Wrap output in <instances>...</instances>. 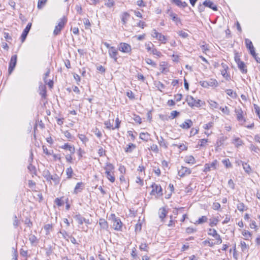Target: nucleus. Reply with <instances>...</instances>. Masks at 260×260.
<instances>
[{
    "instance_id": "obj_15",
    "label": "nucleus",
    "mask_w": 260,
    "mask_h": 260,
    "mask_svg": "<svg viewBox=\"0 0 260 260\" xmlns=\"http://www.w3.org/2000/svg\"><path fill=\"white\" fill-rule=\"evenodd\" d=\"M60 148L64 150H68L71 154H74L75 152L74 146L68 143H65L63 145L60 146Z\"/></svg>"
},
{
    "instance_id": "obj_25",
    "label": "nucleus",
    "mask_w": 260,
    "mask_h": 260,
    "mask_svg": "<svg viewBox=\"0 0 260 260\" xmlns=\"http://www.w3.org/2000/svg\"><path fill=\"white\" fill-rule=\"evenodd\" d=\"M232 143H233L235 146L238 148L239 146H242L243 144V142L242 140H241L239 138H235L233 140Z\"/></svg>"
},
{
    "instance_id": "obj_37",
    "label": "nucleus",
    "mask_w": 260,
    "mask_h": 260,
    "mask_svg": "<svg viewBox=\"0 0 260 260\" xmlns=\"http://www.w3.org/2000/svg\"><path fill=\"white\" fill-rule=\"evenodd\" d=\"M208 220V218L205 216H202L200 217L196 222L195 224H202L203 223L206 222Z\"/></svg>"
},
{
    "instance_id": "obj_60",
    "label": "nucleus",
    "mask_w": 260,
    "mask_h": 260,
    "mask_svg": "<svg viewBox=\"0 0 260 260\" xmlns=\"http://www.w3.org/2000/svg\"><path fill=\"white\" fill-rule=\"evenodd\" d=\"M161 33L158 32L156 29H154L152 30L151 36L153 38H157Z\"/></svg>"
},
{
    "instance_id": "obj_42",
    "label": "nucleus",
    "mask_w": 260,
    "mask_h": 260,
    "mask_svg": "<svg viewBox=\"0 0 260 260\" xmlns=\"http://www.w3.org/2000/svg\"><path fill=\"white\" fill-rule=\"evenodd\" d=\"M219 109L221 111V112L223 113H224L227 115H230V110L228 107H226V106H225L224 107H220L219 108Z\"/></svg>"
},
{
    "instance_id": "obj_43",
    "label": "nucleus",
    "mask_w": 260,
    "mask_h": 260,
    "mask_svg": "<svg viewBox=\"0 0 260 260\" xmlns=\"http://www.w3.org/2000/svg\"><path fill=\"white\" fill-rule=\"evenodd\" d=\"M149 150H152L153 152H155V153H158L159 152V149L157 145L156 144H152L150 148H149Z\"/></svg>"
},
{
    "instance_id": "obj_7",
    "label": "nucleus",
    "mask_w": 260,
    "mask_h": 260,
    "mask_svg": "<svg viewBox=\"0 0 260 260\" xmlns=\"http://www.w3.org/2000/svg\"><path fill=\"white\" fill-rule=\"evenodd\" d=\"M17 56L15 54L12 56L10 61L9 62V66L8 69V72L11 74L14 70L17 63Z\"/></svg>"
},
{
    "instance_id": "obj_39",
    "label": "nucleus",
    "mask_w": 260,
    "mask_h": 260,
    "mask_svg": "<svg viewBox=\"0 0 260 260\" xmlns=\"http://www.w3.org/2000/svg\"><path fill=\"white\" fill-rule=\"evenodd\" d=\"M157 39L161 42V43L165 44L167 41V39L166 37L161 34L159 36V37L157 38Z\"/></svg>"
},
{
    "instance_id": "obj_63",
    "label": "nucleus",
    "mask_w": 260,
    "mask_h": 260,
    "mask_svg": "<svg viewBox=\"0 0 260 260\" xmlns=\"http://www.w3.org/2000/svg\"><path fill=\"white\" fill-rule=\"evenodd\" d=\"M213 125V122H210L207 124H205L204 126H203V127L206 129H210V128H211Z\"/></svg>"
},
{
    "instance_id": "obj_46",
    "label": "nucleus",
    "mask_w": 260,
    "mask_h": 260,
    "mask_svg": "<svg viewBox=\"0 0 260 260\" xmlns=\"http://www.w3.org/2000/svg\"><path fill=\"white\" fill-rule=\"evenodd\" d=\"M217 234V231L214 229H209L208 232V234L213 237H215Z\"/></svg>"
},
{
    "instance_id": "obj_35",
    "label": "nucleus",
    "mask_w": 260,
    "mask_h": 260,
    "mask_svg": "<svg viewBox=\"0 0 260 260\" xmlns=\"http://www.w3.org/2000/svg\"><path fill=\"white\" fill-rule=\"evenodd\" d=\"M66 173L67 175V179H71L74 174L73 170L71 167L68 168L66 170Z\"/></svg>"
},
{
    "instance_id": "obj_13",
    "label": "nucleus",
    "mask_w": 260,
    "mask_h": 260,
    "mask_svg": "<svg viewBox=\"0 0 260 260\" xmlns=\"http://www.w3.org/2000/svg\"><path fill=\"white\" fill-rule=\"evenodd\" d=\"M156 139L158 141V143L159 146L165 149H167L168 147V142L163 138L162 137L160 136L159 138L155 135Z\"/></svg>"
},
{
    "instance_id": "obj_20",
    "label": "nucleus",
    "mask_w": 260,
    "mask_h": 260,
    "mask_svg": "<svg viewBox=\"0 0 260 260\" xmlns=\"http://www.w3.org/2000/svg\"><path fill=\"white\" fill-rule=\"evenodd\" d=\"M99 224L100 225L101 229L103 230H107L108 229V223L107 221L103 218H101L99 220Z\"/></svg>"
},
{
    "instance_id": "obj_11",
    "label": "nucleus",
    "mask_w": 260,
    "mask_h": 260,
    "mask_svg": "<svg viewBox=\"0 0 260 260\" xmlns=\"http://www.w3.org/2000/svg\"><path fill=\"white\" fill-rule=\"evenodd\" d=\"M108 53L109 56L111 58H113L115 62L117 61V55H118V51L114 47H111L110 48V49L108 50Z\"/></svg>"
},
{
    "instance_id": "obj_10",
    "label": "nucleus",
    "mask_w": 260,
    "mask_h": 260,
    "mask_svg": "<svg viewBox=\"0 0 260 260\" xmlns=\"http://www.w3.org/2000/svg\"><path fill=\"white\" fill-rule=\"evenodd\" d=\"M191 173V171L190 169L182 166L178 170V174L180 177H183L186 175H189Z\"/></svg>"
},
{
    "instance_id": "obj_9",
    "label": "nucleus",
    "mask_w": 260,
    "mask_h": 260,
    "mask_svg": "<svg viewBox=\"0 0 260 260\" xmlns=\"http://www.w3.org/2000/svg\"><path fill=\"white\" fill-rule=\"evenodd\" d=\"M217 165V160H214L212 163H208L205 165L204 172H207L211 171V170H215Z\"/></svg>"
},
{
    "instance_id": "obj_58",
    "label": "nucleus",
    "mask_w": 260,
    "mask_h": 260,
    "mask_svg": "<svg viewBox=\"0 0 260 260\" xmlns=\"http://www.w3.org/2000/svg\"><path fill=\"white\" fill-rule=\"evenodd\" d=\"M222 162L226 168H230L232 167V164L229 159L223 160Z\"/></svg>"
},
{
    "instance_id": "obj_59",
    "label": "nucleus",
    "mask_w": 260,
    "mask_h": 260,
    "mask_svg": "<svg viewBox=\"0 0 260 260\" xmlns=\"http://www.w3.org/2000/svg\"><path fill=\"white\" fill-rule=\"evenodd\" d=\"M218 222V220L217 218H214L212 220L210 219V222L209 223L210 226L211 227L216 225Z\"/></svg>"
},
{
    "instance_id": "obj_16",
    "label": "nucleus",
    "mask_w": 260,
    "mask_h": 260,
    "mask_svg": "<svg viewBox=\"0 0 260 260\" xmlns=\"http://www.w3.org/2000/svg\"><path fill=\"white\" fill-rule=\"evenodd\" d=\"M168 211L164 207L161 208L158 211L159 217L161 219L162 222H164V218L166 217Z\"/></svg>"
},
{
    "instance_id": "obj_3",
    "label": "nucleus",
    "mask_w": 260,
    "mask_h": 260,
    "mask_svg": "<svg viewBox=\"0 0 260 260\" xmlns=\"http://www.w3.org/2000/svg\"><path fill=\"white\" fill-rule=\"evenodd\" d=\"M151 187L152 188V189L151 192V194H157L158 196H162V190L160 185L154 183L151 185Z\"/></svg>"
},
{
    "instance_id": "obj_52",
    "label": "nucleus",
    "mask_w": 260,
    "mask_h": 260,
    "mask_svg": "<svg viewBox=\"0 0 260 260\" xmlns=\"http://www.w3.org/2000/svg\"><path fill=\"white\" fill-rule=\"evenodd\" d=\"M145 61L148 64H150L151 66H152V67H155L156 66V64L155 62H154L150 58H146L145 59Z\"/></svg>"
},
{
    "instance_id": "obj_45",
    "label": "nucleus",
    "mask_w": 260,
    "mask_h": 260,
    "mask_svg": "<svg viewBox=\"0 0 260 260\" xmlns=\"http://www.w3.org/2000/svg\"><path fill=\"white\" fill-rule=\"evenodd\" d=\"M208 83L209 86H217L218 85V82L215 79H210V81H208Z\"/></svg>"
},
{
    "instance_id": "obj_64",
    "label": "nucleus",
    "mask_w": 260,
    "mask_h": 260,
    "mask_svg": "<svg viewBox=\"0 0 260 260\" xmlns=\"http://www.w3.org/2000/svg\"><path fill=\"white\" fill-rule=\"evenodd\" d=\"M126 95L131 100L135 99L134 94L131 90H129L126 92Z\"/></svg>"
},
{
    "instance_id": "obj_44",
    "label": "nucleus",
    "mask_w": 260,
    "mask_h": 260,
    "mask_svg": "<svg viewBox=\"0 0 260 260\" xmlns=\"http://www.w3.org/2000/svg\"><path fill=\"white\" fill-rule=\"evenodd\" d=\"M209 105H210V107L212 108V109H217L218 108V104H217V103H216V102L215 101H210L209 102Z\"/></svg>"
},
{
    "instance_id": "obj_47",
    "label": "nucleus",
    "mask_w": 260,
    "mask_h": 260,
    "mask_svg": "<svg viewBox=\"0 0 260 260\" xmlns=\"http://www.w3.org/2000/svg\"><path fill=\"white\" fill-rule=\"evenodd\" d=\"M240 244L242 251L245 252L247 251L248 246L246 245V243L244 241H241Z\"/></svg>"
},
{
    "instance_id": "obj_56",
    "label": "nucleus",
    "mask_w": 260,
    "mask_h": 260,
    "mask_svg": "<svg viewBox=\"0 0 260 260\" xmlns=\"http://www.w3.org/2000/svg\"><path fill=\"white\" fill-rule=\"evenodd\" d=\"M215 238V239H216V243H215V244H220L221 243H222V239L220 237V236L217 234L215 237H214Z\"/></svg>"
},
{
    "instance_id": "obj_6",
    "label": "nucleus",
    "mask_w": 260,
    "mask_h": 260,
    "mask_svg": "<svg viewBox=\"0 0 260 260\" xmlns=\"http://www.w3.org/2000/svg\"><path fill=\"white\" fill-rule=\"evenodd\" d=\"M235 112L236 115V118L238 121L245 122L246 121L244 117V112L241 108L240 107L236 108L235 109Z\"/></svg>"
},
{
    "instance_id": "obj_61",
    "label": "nucleus",
    "mask_w": 260,
    "mask_h": 260,
    "mask_svg": "<svg viewBox=\"0 0 260 260\" xmlns=\"http://www.w3.org/2000/svg\"><path fill=\"white\" fill-rule=\"evenodd\" d=\"M37 240V238L35 235H31L29 236V240L30 241V242L31 244H33L35 242H36Z\"/></svg>"
},
{
    "instance_id": "obj_21",
    "label": "nucleus",
    "mask_w": 260,
    "mask_h": 260,
    "mask_svg": "<svg viewBox=\"0 0 260 260\" xmlns=\"http://www.w3.org/2000/svg\"><path fill=\"white\" fill-rule=\"evenodd\" d=\"M185 162L189 164H194L196 162L194 157L192 155L186 156L184 158Z\"/></svg>"
},
{
    "instance_id": "obj_51",
    "label": "nucleus",
    "mask_w": 260,
    "mask_h": 260,
    "mask_svg": "<svg viewBox=\"0 0 260 260\" xmlns=\"http://www.w3.org/2000/svg\"><path fill=\"white\" fill-rule=\"evenodd\" d=\"M151 53L158 57H160L161 55V52L158 51L156 48H153L151 51Z\"/></svg>"
},
{
    "instance_id": "obj_12",
    "label": "nucleus",
    "mask_w": 260,
    "mask_h": 260,
    "mask_svg": "<svg viewBox=\"0 0 260 260\" xmlns=\"http://www.w3.org/2000/svg\"><path fill=\"white\" fill-rule=\"evenodd\" d=\"M31 26V23H29L27 24V26L23 30L22 34L21 36V38H20L21 42L22 43L25 41V40L30 29Z\"/></svg>"
},
{
    "instance_id": "obj_2",
    "label": "nucleus",
    "mask_w": 260,
    "mask_h": 260,
    "mask_svg": "<svg viewBox=\"0 0 260 260\" xmlns=\"http://www.w3.org/2000/svg\"><path fill=\"white\" fill-rule=\"evenodd\" d=\"M186 101L188 105L191 107H199L201 106L200 100H196L191 95H187L186 98Z\"/></svg>"
},
{
    "instance_id": "obj_22",
    "label": "nucleus",
    "mask_w": 260,
    "mask_h": 260,
    "mask_svg": "<svg viewBox=\"0 0 260 260\" xmlns=\"http://www.w3.org/2000/svg\"><path fill=\"white\" fill-rule=\"evenodd\" d=\"M172 2L180 8H185L187 6V4L185 2H182L181 0H171Z\"/></svg>"
},
{
    "instance_id": "obj_30",
    "label": "nucleus",
    "mask_w": 260,
    "mask_h": 260,
    "mask_svg": "<svg viewBox=\"0 0 260 260\" xmlns=\"http://www.w3.org/2000/svg\"><path fill=\"white\" fill-rule=\"evenodd\" d=\"M52 180L54 183L55 185H57L59 183L60 178L59 177L57 174L52 175L51 177L50 178V182Z\"/></svg>"
},
{
    "instance_id": "obj_62",
    "label": "nucleus",
    "mask_w": 260,
    "mask_h": 260,
    "mask_svg": "<svg viewBox=\"0 0 260 260\" xmlns=\"http://www.w3.org/2000/svg\"><path fill=\"white\" fill-rule=\"evenodd\" d=\"M84 24L85 25V28L88 29L90 26V23L89 20L88 19H85L83 20Z\"/></svg>"
},
{
    "instance_id": "obj_27",
    "label": "nucleus",
    "mask_w": 260,
    "mask_h": 260,
    "mask_svg": "<svg viewBox=\"0 0 260 260\" xmlns=\"http://www.w3.org/2000/svg\"><path fill=\"white\" fill-rule=\"evenodd\" d=\"M104 169L105 170V172H113L114 167L112 164L107 163Z\"/></svg>"
},
{
    "instance_id": "obj_38",
    "label": "nucleus",
    "mask_w": 260,
    "mask_h": 260,
    "mask_svg": "<svg viewBox=\"0 0 260 260\" xmlns=\"http://www.w3.org/2000/svg\"><path fill=\"white\" fill-rule=\"evenodd\" d=\"M27 169L29 171L30 173L32 174V177L34 176V174L36 175V171L35 166L32 165L31 164H29L27 167Z\"/></svg>"
},
{
    "instance_id": "obj_4",
    "label": "nucleus",
    "mask_w": 260,
    "mask_h": 260,
    "mask_svg": "<svg viewBox=\"0 0 260 260\" xmlns=\"http://www.w3.org/2000/svg\"><path fill=\"white\" fill-rule=\"evenodd\" d=\"M222 69L220 70V72L222 76L226 80L229 81L231 79L230 75L227 73V70L229 69L228 66L224 62L221 63Z\"/></svg>"
},
{
    "instance_id": "obj_29",
    "label": "nucleus",
    "mask_w": 260,
    "mask_h": 260,
    "mask_svg": "<svg viewBox=\"0 0 260 260\" xmlns=\"http://www.w3.org/2000/svg\"><path fill=\"white\" fill-rule=\"evenodd\" d=\"M106 177L112 183L115 181V177L114 175V172H105Z\"/></svg>"
},
{
    "instance_id": "obj_19",
    "label": "nucleus",
    "mask_w": 260,
    "mask_h": 260,
    "mask_svg": "<svg viewBox=\"0 0 260 260\" xmlns=\"http://www.w3.org/2000/svg\"><path fill=\"white\" fill-rule=\"evenodd\" d=\"M203 5L205 7H207L212 9L214 11L217 10V7L214 4L213 2L209 0H206L205 2H204Z\"/></svg>"
},
{
    "instance_id": "obj_5",
    "label": "nucleus",
    "mask_w": 260,
    "mask_h": 260,
    "mask_svg": "<svg viewBox=\"0 0 260 260\" xmlns=\"http://www.w3.org/2000/svg\"><path fill=\"white\" fill-rule=\"evenodd\" d=\"M118 49L123 53H129L131 52L132 48L130 45L126 43H120L118 45Z\"/></svg>"
},
{
    "instance_id": "obj_57",
    "label": "nucleus",
    "mask_w": 260,
    "mask_h": 260,
    "mask_svg": "<svg viewBox=\"0 0 260 260\" xmlns=\"http://www.w3.org/2000/svg\"><path fill=\"white\" fill-rule=\"evenodd\" d=\"M178 34L179 35V36L183 38H186L188 36V35L187 32L182 30L179 31L178 32Z\"/></svg>"
},
{
    "instance_id": "obj_28",
    "label": "nucleus",
    "mask_w": 260,
    "mask_h": 260,
    "mask_svg": "<svg viewBox=\"0 0 260 260\" xmlns=\"http://www.w3.org/2000/svg\"><path fill=\"white\" fill-rule=\"evenodd\" d=\"M40 94L42 95V97L45 98L46 94V86L44 85H40L39 86Z\"/></svg>"
},
{
    "instance_id": "obj_33",
    "label": "nucleus",
    "mask_w": 260,
    "mask_h": 260,
    "mask_svg": "<svg viewBox=\"0 0 260 260\" xmlns=\"http://www.w3.org/2000/svg\"><path fill=\"white\" fill-rule=\"evenodd\" d=\"M44 229L46 231V235H48L50 232L53 230V226L52 224H47L44 225Z\"/></svg>"
},
{
    "instance_id": "obj_17",
    "label": "nucleus",
    "mask_w": 260,
    "mask_h": 260,
    "mask_svg": "<svg viewBox=\"0 0 260 260\" xmlns=\"http://www.w3.org/2000/svg\"><path fill=\"white\" fill-rule=\"evenodd\" d=\"M193 125V122L190 119L186 120L180 126L183 129H188Z\"/></svg>"
},
{
    "instance_id": "obj_48",
    "label": "nucleus",
    "mask_w": 260,
    "mask_h": 260,
    "mask_svg": "<svg viewBox=\"0 0 260 260\" xmlns=\"http://www.w3.org/2000/svg\"><path fill=\"white\" fill-rule=\"evenodd\" d=\"M47 0H39L38 3V9H41L46 4Z\"/></svg>"
},
{
    "instance_id": "obj_14",
    "label": "nucleus",
    "mask_w": 260,
    "mask_h": 260,
    "mask_svg": "<svg viewBox=\"0 0 260 260\" xmlns=\"http://www.w3.org/2000/svg\"><path fill=\"white\" fill-rule=\"evenodd\" d=\"M169 16L177 25L181 24V19L178 17L176 14L173 13V12H171L169 14Z\"/></svg>"
},
{
    "instance_id": "obj_8",
    "label": "nucleus",
    "mask_w": 260,
    "mask_h": 260,
    "mask_svg": "<svg viewBox=\"0 0 260 260\" xmlns=\"http://www.w3.org/2000/svg\"><path fill=\"white\" fill-rule=\"evenodd\" d=\"M66 22L63 19H61L59 21L58 24L55 26L53 31V34L55 36L58 35L60 34L61 29L64 27Z\"/></svg>"
},
{
    "instance_id": "obj_32",
    "label": "nucleus",
    "mask_w": 260,
    "mask_h": 260,
    "mask_svg": "<svg viewBox=\"0 0 260 260\" xmlns=\"http://www.w3.org/2000/svg\"><path fill=\"white\" fill-rule=\"evenodd\" d=\"M237 64L239 69L243 73H247V69L246 68L245 64L243 61H242Z\"/></svg>"
},
{
    "instance_id": "obj_41",
    "label": "nucleus",
    "mask_w": 260,
    "mask_h": 260,
    "mask_svg": "<svg viewBox=\"0 0 260 260\" xmlns=\"http://www.w3.org/2000/svg\"><path fill=\"white\" fill-rule=\"evenodd\" d=\"M245 43L247 48H248L249 49H252L253 47H254L252 43V42L248 39H246L245 40Z\"/></svg>"
},
{
    "instance_id": "obj_40",
    "label": "nucleus",
    "mask_w": 260,
    "mask_h": 260,
    "mask_svg": "<svg viewBox=\"0 0 260 260\" xmlns=\"http://www.w3.org/2000/svg\"><path fill=\"white\" fill-rule=\"evenodd\" d=\"M145 46L148 52L151 51L154 47V45L150 42L145 43Z\"/></svg>"
},
{
    "instance_id": "obj_18",
    "label": "nucleus",
    "mask_w": 260,
    "mask_h": 260,
    "mask_svg": "<svg viewBox=\"0 0 260 260\" xmlns=\"http://www.w3.org/2000/svg\"><path fill=\"white\" fill-rule=\"evenodd\" d=\"M84 185L83 182H78L76 184L74 190V193L77 194L78 192H81L84 188Z\"/></svg>"
},
{
    "instance_id": "obj_23",
    "label": "nucleus",
    "mask_w": 260,
    "mask_h": 260,
    "mask_svg": "<svg viewBox=\"0 0 260 260\" xmlns=\"http://www.w3.org/2000/svg\"><path fill=\"white\" fill-rule=\"evenodd\" d=\"M130 17V15L127 13H123L121 16V20L123 25H125Z\"/></svg>"
},
{
    "instance_id": "obj_53",
    "label": "nucleus",
    "mask_w": 260,
    "mask_h": 260,
    "mask_svg": "<svg viewBox=\"0 0 260 260\" xmlns=\"http://www.w3.org/2000/svg\"><path fill=\"white\" fill-rule=\"evenodd\" d=\"M55 203L58 206H61L63 205V201L61 200V198H56L54 201Z\"/></svg>"
},
{
    "instance_id": "obj_1",
    "label": "nucleus",
    "mask_w": 260,
    "mask_h": 260,
    "mask_svg": "<svg viewBox=\"0 0 260 260\" xmlns=\"http://www.w3.org/2000/svg\"><path fill=\"white\" fill-rule=\"evenodd\" d=\"M113 223V229L117 231H121L122 229V223L120 219L116 216L114 214H111L108 218Z\"/></svg>"
},
{
    "instance_id": "obj_24",
    "label": "nucleus",
    "mask_w": 260,
    "mask_h": 260,
    "mask_svg": "<svg viewBox=\"0 0 260 260\" xmlns=\"http://www.w3.org/2000/svg\"><path fill=\"white\" fill-rule=\"evenodd\" d=\"M243 169L247 174H249L251 172V169L249 165L246 162L241 161Z\"/></svg>"
},
{
    "instance_id": "obj_34",
    "label": "nucleus",
    "mask_w": 260,
    "mask_h": 260,
    "mask_svg": "<svg viewBox=\"0 0 260 260\" xmlns=\"http://www.w3.org/2000/svg\"><path fill=\"white\" fill-rule=\"evenodd\" d=\"M52 175L48 170H44L43 172V176L48 181H50V178Z\"/></svg>"
},
{
    "instance_id": "obj_54",
    "label": "nucleus",
    "mask_w": 260,
    "mask_h": 260,
    "mask_svg": "<svg viewBox=\"0 0 260 260\" xmlns=\"http://www.w3.org/2000/svg\"><path fill=\"white\" fill-rule=\"evenodd\" d=\"M139 248L142 251H148V245L146 243H141Z\"/></svg>"
},
{
    "instance_id": "obj_49",
    "label": "nucleus",
    "mask_w": 260,
    "mask_h": 260,
    "mask_svg": "<svg viewBox=\"0 0 260 260\" xmlns=\"http://www.w3.org/2000/svg\"><path fill=\"white\" fill-rule=\"evenodd\" d=\"M237 207L238 210L241 212H243L245 210V205L243 203H238Z\"/></svg>"
},
{
    "instance_id": "obj_50",
    "label": "nucleus",
    "mask_w": 260,
    "mask_h": 260,
    "mask_svg": "<svg viewBox=\"0 0 260 260\" xmlns=\"http://www.w3.org/2000/svg\"><path fill=\"white\" fill-rule=\"evenodd\" d=\"M19 224H20V221H19V220H18L17 219L16 215H15L14 216V221H13V226L15 228H17V226L19 225Z\"/></svg>"
},
{
    "instance_id": "obj_36",
    "label": "nucleus",
    "mask_w": 260,
    "mask_h": 260,
    "mask_svg": "<svg viewBox=\"0 0 260 260\" xmlns=\"http://www.w3.org/2000/svg\"><path fill=\"white\" fill-rule=\"evenodd\" d=\"M139 137L143 141H148L149 137V134L147 133H141L140 134Z\"/></svg>"
},
{
    "instance_id": "obj_26",
    "label": "nucleus",
    "mask_w": 260,
    "mask_h": 260,
    "mask_svg": "<svg viewBox=\"0 0 260 260\" xmlns=\"http://www.w3.org/2000/svg\"><path fill=\"white\" fill-rule=\"evenodd\" d=\"M136 148L135 144L129 143L127 145V147L125 148V152L127 153H131L133 150Z\"/></svg>"
},
{
    "instance_id": "obj_31",
    "label": "nucleus",
    "mask_w": 260,
    "mask_h": 260,
    "mask_svg": "<svg viewBox=\"0 0 260 260\" xmlns=\"http://www.w3.org/2000/svg\"><path fill=\"white\" fill-rule=\"evenodd\" d=\"M76 220L79 224H82L85 221V218L82 217L80 214L76 215L75 217Z\"/></svg>"
},
{
    "instance_id": "obj_55",
    "label": "nucleus",
    "mask_w": 260,
    "mask_h": 260,
    "mask_svg": "<svg viewBox=\"0 0 260 260\" xmlns=\"http://www.w3.org/2000/svg\"><path fill=\"white\" fill-rule=\"evenodd\" d=\"M79 139L84 144L88 141V139L84 135H79Z\"/></svg>"
}]
</instances>
